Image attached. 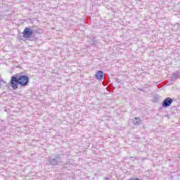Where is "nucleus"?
I'll return each mask as SVG.
<instances>
[{
	"instance_id": "1",
	"label": "nucleus",
	"mask_w": 180,
	"mask_h": 180,
	"mask_svg": "<svg viewBox=\"0 0 180 180\" xmlns=\"http://www.w3.org/2000/svg\"><path fill=\"white\" fill-rule=\"evenodd\" d=\"M10 84L14 90L18 89L19 85H20V86H27L29 85V77L25 75H14L11 77Z\"/></svg>"
},
{
	"instance_id": "2",
	"label": "nucleus",
	"mask_w": 180,
	"mask_h": 180,
	"mask_svg": "<svg viewBox=\"0 0 180 180\" xmlns=\"http://www.w3.org/2000/svg\"><path fill=\"white\" fill-rule=\"evenodd\" d=\"M63 161L61 160V158H60V155L58 154H55L51 158H49V164L51 165H58V164H61Z\"/></svg>"
},
{
	"instance_id": "3",
	"label": "nucleus",
	"mask_w": 180,
	"mask_h": 180,
	"mask_svg": "<svg viewBox=\"0 0 180 180\" xmlns=\"http://www.w3.org/2000/svg\"><path fill=\"white\" fill-rule=\"evenodd\" d=\"M22 34L25 39H29V37H30V36L33 34V30H32V28L25 27L22 32Z\"/></svg>"
},
{
	"instance_id": "4",
	"label": "nucleus",
	"mask_w": 180,
	"mask_h": 180,
	"mask_svg": "<svg viewBox=\"0 0 180 180\" xmlns=\"http://www.w3.org/2000/svg\"><path fill=\"white\" fill-rule=\"evenodd\" d=\"M172 98L167 97L163 101L162 106V108H168L172 105Z\"/></svg>"
},
{
	"instance_id": "5",
	"label": "nucleus",
	"mask_w": 180,
	"mask_h": 180,
	"mask_svg": "<svg viewBox=\"0 0 180 180\" xmlns=\"http://www.w3.org/2000/svg\"><path fill=\"white\" fill-rule=\"evenodd\" d=\"M95 77L96 79H98V81H102V79H103V71H97L96 74L95 75Z\"/></svg>"
},
{
	"instance_id": "6",
	"label": "nucleus",
	"mask_w": 180,
	"mask_h": 180,
	"mask_svg": "<svg viewBox=\"0 0 180 180\" xmlns=\"http://www.w3.org/2000/svg\"><path fill=\"white\" fill-rule=\"evenodd\" d=\"M133 123L135 124V126H139V124H141V120H140L139 117H135L133 120Z\"/></svg>"
},
{
	"instance_id": "7",
	"label": "nucleus",
	"mask_w": 180,
	"mask_h": 180,
	"mask_svg": "<svg viewBox=\"0 0 180 180\" xmlns=\"http://www.w3.org/2000/svg\"><path fill=\"white\" fill-rule=\"evenodd\" d=\"M104 180H112V179H109V178H108V177H105V178H104Z\"/></svg>"
}]
</instances>
